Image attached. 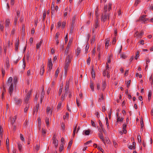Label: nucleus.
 Here are the masks:
<instances>
[{
	"mask_svg": "<svg viewBox=\"0 0 153 153\" xmlns=\"http://www.w3.org/2000/svg\"><path fill=\"white\" fill-rule=\"evenodd\" d=\"M69 82L67 81L66 82V85L65 86V93L66 94L69 88Z\"/></svg>",
	"mask_w": 153,
	"mask_h": 153,
	"instance_id": "9b49d317",
	"label": "nucleus"
},
{
	"mask_svg": "<svg viewBox=\"0 0 153 153\" xmlns=\"http://www.w3.org/2000/svg\"><path fill=\"white\" fill-rule=\"evenodd\" d=\"M91 62L90 57L88 58L87 60V63L88 65H89Z\"/></svg>",
	"mask_w": 153,
	"mask_h": 153,
	"instance_id": "774afa93",
	"label": "nucleus"
},
{
	"mask_svg": "<svg viewBox=\"0 0 153 153\" xmlns=\"http://www.w3.org/2000/svg\"><path fill=\"white\" fill-rule=\"evenodd\" d=\"M42 42H43V40H41L38 43L36 44V48L37 49H38L39 48H40L41 45L42 43Z\"/></svg>",
	"mask_w": 153,
	"mask_h": 153,
	"instance_id": "4be33fe9",
	"label": "nucleus"
},
{
	"mask_svg": "<svg viewBox=\"0 0 153 153\" xmlns=\"http://www.w3.org/2000/svg\"><path fill=\"white\" fill-rule=\"evenodd\" d=\"M106 125L107 126V128L108 129H109V124L108 121V119L107 117H106L105 118Z\"/></svg>",
	"mask_w": 153,
	"mask_h": 153,
	"instance_id": "c85d7f7f",
	"label": "nucleus"
},
{
	"mask_svg": "<svg viewBox=\"0 0 153 153\" xmlns=\"http://www.w3.org/2000/svg\"><path fill=\"white\" fill-rule=\"evenodd\" d=\"M69 113L68 112H66L65 115L63 116V119L64 120L67 119L68 118Z\"/></svg>",
	"mask_w": 153,
	"mask_h": 153,
	"instance_id": "c9c22d12",
	"label": "nucleus"
},
{
	"mask_svg": "<svg viewBox=\"0 0 153 153\" xmlns=\"http://www.w3.org/2000/svg\"><path fill=\"white\" fill-rule=\"evenodd\" d=\"M152 94V92L151 91H150L149 92L148 95V100L149 101H150L151 100Z\"/></svg>",
	"mask_w": 153,
	"mask_h": 153,
	"instance_id": "5701e85b",
	"label": "nucleus"
},
{
	"mask_svg": "<svg viewBox=\"0 0 153 153\" xmlns=\"http://www.w3.org/2000/svg\"><path fill=\"white\" fill-rule=\"evenodd\" d=\"M108 9V11H109L111 9V4L109 3L108 4V6H107V9Z\"/></svg>",
	"mask_w": 153,
	"mask_h": 153,
	"instance_id": "4c0bfd02",
	"label": "nucleus"
},
{
	"mask_svg": "<svg viewBox=\"0 0 153 153\" xmlns=\"http://www.w3.org/2000/svg\"><path fill=\"white\" fill-rule=\"evenodd\" d=\"M137 139L138 141V143H141V137L140 135H139L137 136Z\"/></svg>",
	"mask_w": 153,
	"mask_h": 153,
	"instance_id": "a18cd8bd",
	"label": "nucleus"
},
{
	"mask_svg": "<svg viewBox=\"0 0 153 153\" xmlns=\"http://www.w3.org/2000/svg\"><path fill=\"white\" fill-rule=\"evenodd\" d=\"M29 107V104H28L27 105H26V107H25V108L24 109V111L25 112V113L27 112Z\"/></svg>",
	"mask_w": 153,
	"mask_h": 153,
	"instance_id": "3c124183",
	"label": "nucleus"
},
{
	"mask_svg": "<svg viewBox=\"0 0 153 153\" xmlns=\"http://www.w3.org/2000/svg\"><path fill=\"white\" fill-rule=\"evenodd\" d=\"M140 126H141V129L143 130V122L142 120H141V121H140Z\"/></svg>",
	"mask_w": 153,
	"mask_h": 153,
	"instance_id": "8fccbe9b",
	"label": "nucleus"
},
{
	"mask_svg": "<svg viewBox=\"0 0 153 153\" xmlns=\"http://www.w3.org/2000/svg\"><path fill=\"white\" fill-rule=\"evenodd\" d=\"M72 40H70L69 41L68 45V46L67 47L68 48H69L71 46V44L72 43Z\"/></svg>",
	"mask_w": 153,
	"mask_h": 153,
	"instance_id": "680f3d73",
	"label": "nucleus"
},
{
	"mask_svg": "<svg viewBox=\"0 0 153 153\" xmlns=\"http://www.w3.org/2000/svg\"><path fill=\"white\" fill-rule=\"evenodd\" d=\"M46 10H44V11L43 15V20L44 21L46 18Z\"/></svg>",
	"mask_w": 153,
	"mask_h": 153,
	"instance_id": "58836bf2",
	"label": "nucleus"
},
{
	"mask_svg": "<svg viewBox=\"0 0 153 153\" xmlns=\"http://www.w3.org/2000/svg\"><path fill=\"white\" fill-rule=\"evenodd\" d=\"M5 63L7 68H9V61L8 57L6 59Z\"/></svg>",
	"mask_w": 153,
	"mask_h": 153,
	"instance_id": "412c9836",
	"label": "nucleus"
},
{
	"mask_svg": "<svg viewBox=\"0 0 153 153\" xmlns=\"http://www.w3.org/2000/svg\"><path fill=\"white\" fill-rule=\"evenodd\" d=\"M136 144H133V145H128V147L130 149H135Z\"/></svg>",
	"mask_w": 153,
	"mask_h": 153,
	"instance_id": "393cba45",
	"label": "nucleus"
},
{
	"mask_svg": "<svg viewBox=\"0 0 153 153\" xmlns=\"http://www.w3.org/2000/svg\"><path fill=\"white\" fill-rule=\"evenodd\" d=\"M106 85V81H104L102 82V88L103 91H104L105 89Z\"/></svg>",
	"mask_w": 153,
	"mask_h": 153,
	"instance_id": "a211bd4d",
	"label": "nucleus"
},
{
	"mask_svg": "<svg viewBox=\"0 0 153 153\" xmlns=\"http://www.w3.org/2000/svg\"><path fill=\"white\" fill-rule=\"evenodd\" d=\"M66 94H65V92L64 93V94H62V95L61 98V100L62 101H63L65 99V95Z\"/></svg>",
	"mask_w": 153,
	"mask_h": 153,
	"instance_id": "6e6d98bb",
	"label": "nucleus"
},
{
	"mask_svg": "<svg viewBox=\"0 0 153 153\" xmlns=\"http://www.w3.org/2000/svg\"><path fill=\"white\" fill-rule=\"evenodd\" d=\"M62 91V87H60V88L59 90V92H58V95L59 96H60Z\"/></svg>",
	"mask_w": 153,
	"mask_h": 153,
	"instance_id": "79ce46f5",
	"label": "nucleus"
},
{
	"mask_svg": "<svg viewBox=\"0 0 153 153\" xmlns=\"http://www.w3.org/2000/svg\"><path fill=\"white\" fill-rule=\"evenodd\" d=\"M123 119H124L123 118L121 117V118H120V117H118L117 118V122H123Z\"/></svg>",
	"mask_w": 153,
	"mask_h": 153,
	"instance_id": "473e14b6",
	"label": "nucleus"
},
{
	"mask_svg": "<svg viewBox=\"0 0 153 153\" xmlns=\"http://www.w3.org/2000/svg\"><path fill=\"white\" fill-rule=\"evenodd\" d=\"M46 133V130L45 129L42 128V135L43 136H45V134Z\"/></svg>",
	"mask_w": 153,
	"mask_h": 153,
	"instance_id": "a19ab883",
	"label": "nucleus"
},
{
	"mask_svg": "<svg viewBox=\"0 0 153 153\" xmlns=\"http://www.w3.org/2000/svg\"><path fill=\"white\" fill-rule=\"evenodd\" d=\"M45 122L47 126L49 125V119L47 117H46L45 119Z\"/></svg>",
	"mask_w": 153,
	"mask_h": 153,
	"instance_id": "c03bdc74",
	"label": "nucleus"
},
{
	"mask_svg": "<svg viewBox=\"0 0 153 153\" xmlns=\"http://www.w3.org/2000/svg\"><path fill=\"white\" fill-rule=\"evenodd\" d=\"M3 22L0 21V29L2 31L4 30V26L3 25Z\"/></svg>",
	"mask_w": 153,
	"mask_h": 153,
	"instance_id": "7c9ffc66",
	"label": "nucleus"
},
{
	"mask_svg": "<svg viewBox=\"0 0 153 153\" xmlns=\"http://www.w3.org/2000/svg\"><path fill=\"white\" fill-rule=\"evenodd\" d=\"M99 27V25L98 19L97 18H96L95 23L93 26L92 29V32L93 34L95 33H96Z\"/></svg>",
	"mask_w": 153,
	"mask_h": 153,
	"instance_id": "7ed1b4c3",
	"label": "nucleus"
},
{
	"mask_svg": "<svg viewBox=\"0 0 153 153\" xmlns=\"http://www.w3.org/2000/svg\"><path fill=\"white\" fill-rule=\"evenodd\" d=\"M64 146L63 144H61L59 147V151L61 152L63 149Z\"/></svg>",
	"mask_w": 153,
	"mask_h": 153,
	"instance_id": "49530a36",
	"label": "nucleus"
},
{
	"mask_svg": "<svg viewBox=\"0 0 153 153\" xmlns=\"http://www.w3.org/2000/svg\"><path fill=\"white\" fill-rule=\"evenodd\" d=\"M17 117L16 116H15L14 117L11 119V123L13 125V123H14L15 120L16 119Z\"/></svg>",
	"mask_w": 153,
	"mask_h": 153,
	"instance_id": "2f4dec72",
	"label": "nucleus"
},
{
	"mask_svg": "<svg viewBox=\"0 0 153 153\" xmlns=\"http://www.w3.org/2000/svg\"><path fill=\"white\" fill-rule=\"evenodd\" d=\"M73 57V55L70 54L67 56L66 58L65 62L64 64L65 72V73H67L69 65L71 63V60L72 59Z\"/></svg>",
	"mask_w": 153,
	"mask_h": 153,
	"instance_id": "f257e3e1",
	"label": "nucleus"
},
{
	"mask_svg": "<svg viewBox=\"0 0 153 153\" xmlns=\"http://www.w3.org/2000/svg\"><path fill=\"white\" fill-rule=\"evenodd\" d=\"M109 72L107 70H106L103 71V74L104 76H107L108 78H109L110 77V74H109Z\"/></svg>",
	"mask_w": 153,
	"mask_h": 153,
	"instance_id": "f8f14e48",
	"label": "nucleus"
},
{
	"mask_svg": "<svg viewBox=\"0 0 153 153\" xmlns=\"http://www.w3.org/2000/svg\"><path fill=\"white\" fill-rule=\"evenodd\" d=\"M48 72L49 71L50 72L52 68V67L53 66V64L51 61V58H49L48 59Z\"/></svg>",
	"mask_w": 153,
	"mask_h": 153,
	"instance_id": "423d86ee",
	"label": "nucleus"
},
{
	"mask_svg": "<svg viewBox=\"0 0 153 153\" xmlns=\"http://www.w3.org/2000/svg\"><path fill=\"white\" fill-rule=\"evenodd\" d=\"M116 39L115 37H114L113 38V39L112 43L113 45H114L116 42Z\"/></svg>",
	"mask_w": 153,
	"mask_h": 153,
	"instance_id": "69168bd1",
	"label": "nucleus"
},
{
	"mask_svg": "<svg viewBox=\"0 0 153 153\" xmlns=\"http://www.w3.org/2000/svg\"><path fill=\"white\" fill-rule=\"evenodd\" d=\"M57 135L56 134H54L52 137V140L53 143H58V141L56 138Z\"/></svg>",
	"mask_w": 153,
	"mask_h": 153,
	"instance_id": "6e6552de",
	"label": "nucleus"
},
{
	"mask_svg": "<svg viewBox=\"0 0 153 153\" xmlns=\"http://www.w3.org/2000/svg\"><path fill=\"white\" fill-rule=\"evenodd\" d=\"M143 34V32L141 31V32L139 33L138 31H137L134 35V36L137 38H141Z\"/></svg>",
	"mask_w": 153,
	"mask_h": 153,
	"instance_id": "0eeeda50",
	"label": "nucleus"
},
{
	"mask_svg": "<svg viewBox=\"0 0 153 153\" xmlns=\"http://www.w3.org/2000/svg\"><path fill=\"white\" fill-rule=\"evenodd\" d=\"M103 100V95L102 94L101 95V97L99 98L98 99V102H101L102 100Z\"/></svg>",
	"mask_w": 153,
	"mask_h": 153,
	"instance_id": "5fc2aeb1",
	"label": "nucleus"
},
{
	"mask_svg": "<svg viewBox=\"0 0 153 153\" xmlns=\"http://www.w3.org/2000/svg\"><path fill=\"white\" fill-rule=\"evenodd\" d=\"M15 101L16 102V104L18 105H20L21 103L22 102V100H18L16 98H15L14 99Z\"/></svg>",
	"mask_w": 153,
	"mask_h": 153,
	"instance_id": "6ab92c4d",
	"label": "nucleus"
},
{
	"mask_svg": "<svg viewBox=\"0 0 153 153\" xmlns=\"http://www.w3.org/2000/svg\"><path fill=\"white\" fill-rule=\"evenodd\" d=\"M45 95V92L44 90V88H43L42 91L41 93L40 96V103H42L43 98L44 97Z\"/></svg>",
	"mask_w": 153,
	"mask_h": 153,
	"instance_id": "9d476101",
	"label": "nucleus"
},
{
	"mask_svg": "<svg viewBox=\"0 0 153 153\" xmlns=\"http://www.w3.org/2000/svg\"><path fill=\"white\" fill-rule=\"evenodd\" d=\"M3 135V128L1 127V126H0V143H2L3 140H2V136Z\"/></svg>",
	"mask_w": 153,
	"mask_h": 153,
	"instance_id": "1a4fd4ad",
	"label": "nucleus"
},
{
	"mask_svg": "<svg viewBox=\"0 0 153 153\" xmlns=\"http://www.w3.org/2000/svg\"><path fill=\"white\" fill-rule=\"evenodd\" d=\"M80 51H81V49H80V48L79 47H77V48L76 51V54L77 56H78L79 55V53L80 52Z\"/></svg>",
	"mask_w": 153,
	"mask_h": 153,
	"instance_id": "c756f323",
	"label": "nucleus"
},
{
	"mask_svg": "<svg viewBox=\"0 0 153 153\" xmlns=\"http://www.w3.org/2000/svg\"><path fill=\"white\" fill-rule=\"evenodd\" d=\"M89 45L88 43H87L86 44V47H85V51H86V52H85L86 53H87L88 51L89 48Z\"/></svg>",
	"mask_w": 153,
	"mask_h": 153,
	"instance_id": "37998d69",
	"label": "nucleus"
},
{
	"mask_svg": "<svg viewBox=\"0 0 153 153\" xmlns=\"http://www.w3.org/2000/svg\"><path fill=\"white\" fill-rule=\"evenodd\" d=\"M59 68H58L56 70L55 73V77H56V79L57 78L58 76V74L59 72Z\"/></svg>",
	"mask_w": 153,
	"mask_h": 153,
	"instance_id": "b1692460",
	"label": "nucleus"
},
{
	"mask_svg": "<svg viewBox=\"0 0 153 153\" xmlns=\"http://www.w3.org/2000/svg\"><path fill=\"white\" fill-rule=\"evenodd\" d=\"M17 77L15 76L13 79V83H12L10 85V94L13 92V86L16 85V84L17 82ZM11 95V94H10Z\"/></svg>",
	"mask_w": 153,
	"mask_h": 153,
	"instance_id": "20e7f679",
	"label": "nucleus"
},
{
	"mask_svg": "<svg viewBox=\"0 0 153 153\" xmlns=\"http://www.w3.org/2000/svg\"><path fill=\"white\" fill-rule=\"evenodd\" d=\"M120 57L121 58H122L123 59H126L127 58V56L123 54H121L120 55Z\"/></svg>",
	"mask_w": 153,
	"mask_h": 153,
	"instance_id": "603ef678",
	"label": "nucleus"
},
{
	"mask_svg": "<svg viewBox=\"0 0 153 153\" xmlns=\"http://www.w3.org/2000/svg\"><path fill=\"white\" fill-rule=\"evenodd\" d=\"M52 112V110L50 107H47V112L48 114H51Z\"/></svg>",
	"mask_w": 153,
	"mask_h": 153,
	"instance_id": "cd10ccee",
	"label": "nucleus"
},
{
	"mask_svg": "<svg viewBox=\"0 0 153 153\" xmlns=\"http://www.w3.org/2000/svg\"><path fill=\"white\" fill-rule=\"evenodd\" d=\"M90 86L91 88L92 91H94V84L91 81H90Z\"/></svg>",
	"mask_w": 153,
	"mask_h": 153,
	"instance_id": "bb28decb",
	"label": "nucleus"
},
{
	"mask_svg": "<svg viewBox=\"0 0 153 153\" xmlns=\"http://www.w3.org/2000/svg\"><path fill=\"white\" fill-rule=\"evenodd\" d=\"M5 26L6 27H8L10 24V20L9 19H6L5 22Z\"/></svg>",
	"mask_w": 153,
	"mask_h": 153,
	"instance_id": "e433bc0d",
	"label": "nucleus"
},
{
	"mask_svg": "<svg viewBox=\"0 0 153 153\" xmlns=\"http://www.w3.org/2000/svg\"><path fill=\"white\" fill-rule=\"evenodd\" d=\"M61 105L62 102L60 101L59 102L57 105V109H59L61 108Z\"/></svg>",
	"mask_w": 153,
	"mask_h": 153,
	"instance_id": "13d9d810",
	"label": "nucleus"
},
{
	"mask_svg": "<svg viewBox=\"0 0 153 153\" xmlns=\"http://www.w3.org/2000/svg\"><path fill=\"white\" fill-rule=\"evenodd\" d=\"M140 0H136L134 4V6H137V4L140 2Z\"/></svg>",
	"mask_w": 153,
	"mask_h": 153,
	"instance_id": "09e8293b",
	"label": "nucleus"
},
{
	"mask_svg": "<svg viewBox=\"0 0 153 153\" xmlns=\"http://www.w3.org/2000/svg\"><path fill=\"white\" fill-rule=\"evenodd\" d=\"M91 125L92 126L95 127L96 126V123L95 122H94L92 120L91 121Z\"/></svg>",
	"mask_w": 153,
	"mask_h": 153,
	"instance_id": "e2e57ef3",
	"label": "nucleus"
},
{
	"mask_svg": "<svg viewBox=\"0 0 153 153\" xmlns=\"http://www.w3.org/2000/svg\"><path fill=\"white\" fill-rule=\"evenodd\" d=\"M40 146L39 144H36L35 146H34V148L37 150H38L40 148Z\"/></svg>",
	"mask_w": 153,
	"mask_h": 153,
	"instance_id": "72a5a7b5",
	"label": "nucleus"
},
{
	"mask_svg": "<svg viewBox=\"0 0 153 153\" xmlns=\"http://www.w3.org/2000/svg\"><path fill=\"white\" fill-rule=\"evenodd\" d=\"M5 91H6V90H5V87H4V86H3V92H2V97H1V98H2V99H3V97H4V92H5Z\"/></svg>",
	"mask_w": 153,
	"mask_h": 153,
	"instance_id": "de8ad7c7",
	"label": "nucleus"
},
{
	"mask_svg": "<svg viewBox=\"0 0 153 153\" xmlns=\"http://www.w3.org/2000/svg\"><path fill=\"white\" fill-rule=\"evenodd\" d=\"M83 132H84L85 135H88L90 134V130H85Z\"/></svg>",
	"mask_w": 153,
	"mask_h": 153,
	"instance_id": "ea45409f",
	"label": "nucleus"
},
{
	"mask_svg": "<svg viewBox=\"0 0 153 153\" xmlns=\"http://www.w3.org/2000/svg\"><path fill=\"white\" fill-rule=\"evenodd\" d=\"M62 25V22L61 21H59L57 23V26L58 27H59L61 26Z\"/></svg>",
	"mask_w": 153,
	"mask_h": 153,
	"instance_id": "052dcab7",
	"label": "nucleus"
},
{
	"mask_svg": "<svg viewBox=\"0 0 153 153\" xmlns=\"http://www.w3.org/2000/svg\"><path fill=\"white\" fill-rule=\"evenodd\" d=\"M60 35V33L59 32H57L56 34L55 35V39H58V38L59 37V36Z\"/></svg>",
	"mask_w": 153,
	"mask_h": 153,
	"instance_id": "0e129e2a",
	"label": "nucleus"
},
{
	"mask_svg": "<svg viewBox=\"0 0 153 153\" xmlns=\"http://www.w3.org/2000/svg\"><path fill=\"white\" fill-rule=\"evenodd\" d=\"M101 50L100 49V45H98L97 46V52H98V56L99 57H100V51Z\"/></svg>",
	"mask_w": 153,
	"mask_h": 153,
	"instance_id": "a878e982",
	"label": "nucleus"
},
{
	"mask_svg": "<svg viewBox=\"0 0 153 153\" xmlns=\"http://www.w3.org/2000/svg\"><path fill=\"white\" fill-rule=\"evenodd\" d=\"M23 65L22 67L23 68L25 69V66H26V63H25V60L24 58L23 59Z\"/></svg>",
	"mask_w": 153,
	"mask_h": 153,
	"instance_id": "f704fd0d",
	"label": "nucleus"
},
{
	"mask_svg": "<svg viewBox=\"0 0 153 153\" xmlns=\"http://www.w3.org/2000/svg\"><path fill=\"white\" fill-rule=\"evenodd\" d=\"M147 16L146 15H143L141 16L139 18V20H137L136 22L142 21L144 23H146V22L148 20V19L146 18Z\"/></svg>",
	"mask_w": 153,
	"mask_h": 153,
	"instance_id": "39448f33",
	"label": "nucleus"
},
{
	"mask_svg": "<svg viewBox=\"0 0 153 153\" xmlns=\"http://www.w3.org/2000/svg\"><path fill=\"white\" fill-rule=\"evenodd\" d=\"M66 25V22L65 21H63L62 23V29H63L65 28V26Z\"/></svg>",
	"mask_w": 153,
	"mask_h": 153,
	"instance_id": "864d4df0",
	"label": "nucleus"
},
{
	"mask_svg": "<svg viewBox=\"0 0 153 153\" xmlns=\"http://www.w3.org/2000/svg\"><path fill=\"white\" fill-rule=\"evenodd\" d=\"M101 17V20L104 22L106 21L108 18V14L107 11V5H105L104 6V11L102 13Z\"/></svg>",
	"mask_w": 153,
	"mask_h": 153,
	"instance_id": "f03ea898",
	"label": "nucleus"
},
{
	"mask_svg": "<svg viewBox=\"0 0 153 153\" xmlns=\"http://www.w3.org/2000/svg\"><path fill=\"white\" fill-rule=\"evenodd\" d=\"M139 54H140V52L139 51H138L137 52L136 54L135 57V59H137L139 57Z\"/></svg>",
	"mask_w": 153,
	"mask_h": 153,
	"instance_id": "4d7b16f0",
	"label": "nucleus"
},
{
	"mask_svg": "<svg viewBox=\"0 0 153 153\" xmlns=\"http://www.w3.org/2000/svg\"><path fill=\"white\" fill-rule=\"evenodd\" d=\"M92 71H91V75H92V77L93 79H94L95 78V70L94 69V66H92Z\"/></svg>",
	"mask_w": 153,
	"mask_h": 153,
	"instance_id": "f3484780",
	"label": "nucleus"
},
{
	"mask_svg": "<svg viewBox=\"0 0 153 153\" xmlns=\"http://www.w3.org/2000/svg\"><path fill=\"white\" fill-rule=\"evenodd\" d=\"M110 38H107L105 39V48H108L109 44V42L110 41Z\"/></svg>",
	"mask_w": 153,
	"mask_h": 153,
	"instance_id": "dca6fc26",
	"label": "nucleus"
},
{
	"mask_svg": "<svg viewBox=\"0 0 153 153\" xmlns=\"http://www.w3.org/2000/svg\"><path fill=\"white\" fill-rule=\"evenodd\" d=\"M100 137V139H102V142L104 143H108V140L107 139L105 140L104 138H103V137L102 134H100L99 135Z\"/></svg>",
	"mask_w": 153,
	"mask_h": 153,
	"instance_id": "4468645a",
	"label": "nucleus"
},
{
	"mask_svg": "<svg viewBox=\"0 0 153 153\" xmlns=\"http://www.w3.org/2000/svg\"><path fill=\"white\" fill-rule=\"evenodd\" d=\"M45 71V70H44V65H42L41 68H40V74L42 76L43 74Z\"/></svg>",
	"mask_w": 153,
	"mask_h": 153,
	"instance_id": "2eb2a0df",
	"label": "nucleus"
},
{
	"mask_svg": "<svg viewBox=\"0 0 153 153\" xmlns=\"http://www.w3.org/2000/svg\"><path fill=\"white\" fill-rule=\"evenodd\" d=\"M15 3V0H11V4L12 5V8L14 6Z\"/></svg>",
	"mask_w": 153,
	"mask_h": 153,
	"instance_id": "bf43d9fd",
	"label": "nucleus"
},
{
	"mask_svg": "<svg viewBox=\"0 0 153 153\" xmlns=\"http://www.w3.org/2000/svg\"><path fill=\"white\" fill-rule=\"evenodd\" d=\"M12 128L13 131H15L16 128V125L14 124L12 126Z\"/></svg>",
	"mask_w": 153,
	"mask_h": 153,
	"instance_id": "338daca9",
	"label": "nucleus"
},
{
	"mask_svg": "<svg viewBox=\"0 0 153 153\" xmlns=\"http://www.w3.org/2000/svg\"><path fill=\"white\" fill-rule=\"evenodd\" d=\"M19 40H16V41L15 44V49L16 51H17L18 49L19 45Z\"/></svg>",
	"mask_w": 153,
	"mask_h": 153,
	"instance_id": "aec40b11",
	"label": "nucleus"
},
{
	"mask_svg": "<svg viewBox=\"0 0 153 153\" xmlns=\"http://www.w3.org/2000/svg\"><path fill=\"white\" fill-rule=\"evenodd\" d=\"M30 94L31 93L30 92H29L26 95V97L25 100V102L26 103H27V102L30 98Z\"/></svg>",
	"mask_w": 153,
	"mask_h": 153,
	"instance_id": "ddd939ff",
	"label": "nucleus"
}]
</instances>
